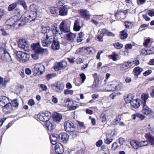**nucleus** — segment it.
I'll return each mask as SVG.
<instances>
[{
    "instance_id": "59",
    "label": "nucleus",
    "mask_w": 154,
    "mask_h": 154,
    "mask_svg": "<svg viewBox=\"0 0 154 154\" xmlns=\"http://www.w3.org/2000/svg\"><path fill=\"white\" fill-rule=\"evenodd\" d=\"M10 22L9 20H7L5 23V28L6 29H8L10 28Z\"/></svg>"
},
{
    "instance_id": "9",
    "label": "nucleus",
    "mask_w": 154,
    "mask_h": 154,
    "mask_svg": "<svg viewBox=\"0 0 154 154\" xmlns=\"http://www.w3.org/2000/svg\"><path fill=\"white\" fill-rule=\"evenodd\" d=\"M65 131L68 132H72L74 130L75 127L73 123L70 121L66 122L64 123Z\"/></svg>"
},
{
    "instance_id": "15",
    "label": "nucleus",
    "mask_w": 154,
    "mask_h": 154,
    "mask_svg": "<svg viewBox=\"0 0 154 154\" xmlns=\"http://www.w3.org/2000/svg\"><path fill=\"white\" fill-rule=\"evenodd\" d=\"M31 48L35 53L38 54H40L42 48L40 47L39 43H33L31 45Z\"/></svg>"
},
{
    "instance_id": "2",
    "label": "nucleus",
    "mask_w": 154,
    "mask_h": 154,
    "mask_svg": "<svg viewBox=\"0 0 154 154\" xmlns=\"http://www.w3.org/2000/svg\"><path fill=\"white\" fill-rule=\"evenodd\" d=\"M36 16V14L33 12H30L29 14H25L20 19L21 22L19 23V26H23L26 23L33 20Z\"/></svg>"
},
{
    "instance_id": "4",
    "label": "nucleus",
    "mask_w": 154,
    "mask_h": 154,
    "mask_svg": "<svg viewBox=\"0 0 154 154\" xmlns=\"http://www.w3.org/2000/svg\"><path fill=\"white\" fill-rule=\"evenodd\" d=\"M145 137L147 139L146 141L139 142V146L142 147L147 145L149 143L151 145L154 144V137L149 133L145 134Z\"/></svg>"
},
{
    "instance_id": "22",
    "label": "nucleus",
    "mask_w": 154,
    "mask_h": 154,
    "mask_svg": "<svg viewBox=\"0 0 154 154\" xmlns=\"http://www.w3.org/2000/svg\"><path fill=\"white\" fill-rule=\"evenodd\" d=\"M9 99L5 96H0V105L3 107L5 104H8Z\"/></svg>"
},
{
    "instance_id": "48",
    "label": "nucleus",
    "mask_w": 154,
    "mask_h": 154,
    "mask_svg": "<svg viewBox=\"0 0 154 154\" xmlns=\"http://www.w3.org/2000/svg\"><path fill=\"white\" fill-rule=\"evenodd\" d=\"M55 74H48L46 75V78L47 80H49L51 79H52L56 76Z\"/></svg>"
},
{
    "instance_id": "7",
    "label": "nucleus",
    "mask_w": 154,
    "mask_h": 154,
    "mask_svg": "<svg viewBox=\"0 0 154 154\" xmlns=\"http://www.w3.org/2000/svg\"><path fill=\"white\" fill-rule=\"evenodd\" d=\"M38 119L40 121L46 122L51 117V113L47 112L45 113L40 112L38 115Z\"/></svg>"
},
{
    "instance_id": "60",
    "label": "nucleus",
    "mask_w": 154,
    "mask_h": 154,
    "mask_svg": "<svg viewBox=\"0 0 154 154\" xmlns=\"http://www.w3.org/2000/svg\"><path fill=\"white\" fill-rule=\"evenodd\" d=\"M132 46L131 44H127L125 45V49L127 50H129L132 49Z\"/></svg>"
},
{
    "instance_id": "43",
    "label": "nucleus",
    "mask_w": 154,
    "mask_h": 154,
    "mask_svg": "<svg viewBox=\"0 0 154 154\" xmlns=\"http://www.w3.org/2000/svg\"><path fill=\"white\" fill-rule=\"evenodd\" d=\"M113 45L115 48L117 49H120L123 47V44L119 42L114 43Z\"/></svg>"
},
{
    "instance_id": "51",
    "label": "nucleus",
    "mask_w": 154,
    "mask_h": 154,
    "mask_svg": "<svg viewBox=\"0 0 154 154\" xmlns=\"http://www.w3.org/2000/svg\"><path fill=\"white\" fill-rule=\"evenodd\" d=\"M8 54V55H9V53L8 52H7L3 48L0 47V54Z\"/></svg>"
},
{
    "instance_id": "31",
    "label": "nucleus",
    "mask_w": 154,
    "mask_h": 154,
    "mask_svg": "<svg viewBox=\"0 0 154 154\" xmlns=\"http://www.w3.org/2000/svg\"><path fill=\"white\" fill-rule=\"evenodd\" d=\"M106 138L104 140V142L107 144H110L113 141V139L110 134L108 133L106 134Z\"/></svg>"
},
{
    "instance_id": "25",
    "label": "nucleus",
    "mask_w": 154,
    "mask_h": 154,
    "mask_svg": "<svg viewBox=\"0 0 154 154\" xmlns=\"http://www.w3.org/2000/svg\"><path fill=\"white\" fill-rule=\"evenodd\" d=\"M53 117L54 121L57 122H60V120L62 119L61 115L57 112L54 113Z\"/></svg>"
},
{
    "instance_id": "30",
    "label": "nucleus",
    "mask_w": 154,
    "mask_h": 154,
    "mask_svg": "<svg viewBox=\"0 0 154 154\" xmlns=\"http://www.w3.org/2000/svg\"><path fill=\"white\" fill-rule=\"evenodd\" d=\"M50 140L51 143L53 145H55L57 143V140H59L58 137H57L55 134H51L50 136Z\"/></svg>"
},
{
    "instance_id": "37",
    "label": "nucleus",
    "mask_w": 154,
    "mask_h": 154,
    "mask_svg": "<svg viewBox=\"0 0 154 154\" xmlns=\"http://www.w3.org/2000/svg\"><path fill=\"white\" fill-rule=\"evenodd\" d=\"M128 34L127 33V30L124 29L121 31V38L122 39H125L128 37Z\"/></svg>"
},
{
    "instance_id": "53",
    "label": "nucleus",
    "mask_w": 154,
    "mask_h": 154,
    "mask_svg": "<svg viewBox=\"0 0 154 154\" xmlns=\"http://www.w3.org/2000/svg\"><path fill=\"white\" fill-rule=\"evenodd\" d=\"M80 76L82 79V83H83L86 79V76L84 73H82L80 74Z\"/></svg>"
},
{
    "instance_id": "18",
    "label": "nucleus",
    "mask_w": 154,
    "mask_h": 154,
    "mask_svg": "<svg viewBox=\"0 0 154 154\" xmlns=\"http://www.w3.org/2000/svg\"><path fill=\"white\" fill-rule=\"evenodd\" d=\"M140 101L139 99H134L131 102V105L135 109L138 108L140 106Z\"/></svg>"
},
{
    "instance_id": "27",
    "label": "nucleus",
    "mask_w": 154,
    "mask_h": 154,
    "mask_svg": "<svg viewBox=\"0 0 154 154\" xmlns=\"http://www.w3.org/2000/svg\"><path fill=\"white\" fill-rule=\"evenodd\" d=\"M66 37L68 41L70 42H73L76 37V35L75 34L70 32L67 34Z\"/></svg>"
},
{
    "instance_id": "50",
    "label": "nucleus",
    "mask_w": 154,
    "mask_h": 154,
    "mask_svg": "<svg viewBox=\"0 0 154 154\" xmlns=\"http://www.w3.org/2000/svg\"><path fill=\"white\" fill-rule=\"evenodd\" d=\"M41 51L40 54H43L47 55L48 53V50L47 48L42 49L41 48Z\"/></svg>"
},
{
    "instance_id": "54",
    "label": "nucleus",
    "mask_w": 154,
    "mask_h": 154,
    "mask_svg": "<svg viewBox=\"0 0 154 154\" xmlns=\"http://www.w3.org/2000/svg\"><path fill=\"white\" fill-rule=\"evenodd\" d=\"M64 1L63 0L58 1L57 3V6L58 7L63 6L64 4Z\"/></svg>"
},
{
    "instance_id": "45",
    "label": "nucleus",
    "mask_w": 154,
    "mask_h": 154,
    "mask_svg": "<svg viewBox=\"0 0 154 154\" xmlns=\"http://www.w3.org/2000/svg\"><path fill=\"white\" fill-rule=\"evenodd\" d=\"M8 82V80L5 78L4 80L3 78L2 77H0V85L2 86H5Z\"/></svg>"
},
{
    "instance_id": "49",
    "label": "nucleus",
    "mask_w": 154,
    "mask_h": 154,
    "mask_svg": "<svg viewBox=\"0 0 154 154\" xmlns=\"http://www.w3.org/2000/svg\"><path fill=\"white\" fill-rule=\"evenodd\" d=\"M64 93L66 95L70 94H72L73 93V91L72 90L65 89L64 91Z\"/></svg>"
},
{
    "instance_id": "12",
    "label": "nucleus",
    "mask_w": 154,
    "mask_h": 154,
    "mask_svg": "<svg viewBox=\"0 0 154 154\" xmlns=\"http://www.w3.org/2000/svg\"><path fill=\"white\" fill-rule=\"evenodd\" d=\"M142 112L146 116H150L153 114V111L146 104L143 105Z\"/></svg>"
},
{
    "instance_id": "57",
    "label": "nucleus",
    "mask_w": 154,
    "mask_h": 154,
    "mask_svg": "<svg viewBox=\"0 0 154 154\" xmlns=\"http://www.w3.org/2000/svg\"><path fill=\"white\" fill-rule=\"evenodd\" d=\"M104 35H103V34L101 33L97 36V39L100 42H102L103 40V37Z\"/></svg>"
},
{
    "instance_id": "56",
    "label": "nucleus",
    "mask_w": 154,
    "mask_h": 154,
    "mask_svg": "<svg viewBox=\"0 0 154 154\" xmlns=\"http://www.w3.org/2000/svg\"><path fill=\"white\" fill-rule=\"evenodd\" d=\"M76 62L78 64H80L83 62V59L82 58L79 57L76 60Z\"/></svg>"
},
{
    "instance_id": "13",
    "label": "nucleus",
    "mask_w": 154,
    "mask_h": 154,
    "mask_svg": "<svg viewBox=\"0 0 154 154\" xmlns=\"http://www.w3.org/2000/svg\"><path fill=\"white\" fill-rule=\"evenodd\" d=\"M44 69L43 66L39 64H37L35 65L33 69V72L36 74H42V70Z\"/></svg>"
},
{
    "instance_id": "64",
    "label": "nucleus",
    "mask_w": 154,
    "mask_h": 154,
    "mask_svg": "<svg viewBox=\"0 0 154 154\" xmlns=\"http://www.w3.org/2000/svg\"><path fill=\"white\" fill-rule=\"evenodd\" d=\"M150 42V39H147L145 40V42L143 43V45L144 46H147L148 44Z\"/></svg>"
},
{
    "instance_id": "5",
    "label": "nucleus",
    "mask_w": 154,
    "mask_h": 154,
    "mask_svg": "<svg viewBox=\"0 0 154 154\" xmlns=\"http://www.w3.org/2000/svg\"><path fill=\"white\" fill-rule=\"evenodd\" d=\"M18 45L19 48L25 51H27L29 50V42L25 39H19Z\"/></svg>"
},
{
    "instance_id": "16",
    "label": "nucleus",
    "mask_w": 154,
    "mask_h": 154,
    "mask_svg": "<svg viewBox=\"0 0 154 154\" xmlns=\"http://www.w3.org/2000/svg\"><path fill=\"white\" fill-rule=\"evenodd\" d=\"M112 83H113L114 85H115V88H113L111 90H119L122 88V84L120 82L116 80H114L112 81Z\"/></svg>"
},
{
    "instance_id": "26",
    "label": "nucleus",
    "mask_w": 154,
    "mask_h": 154,
    "mask_svg": "<svg viewBox=\"0 0 154 154\" xmlns=\"http://www.w3.org/2000/svg\"><path fill=\"white\" fill-rule=\"evenodd\" d=\"M149 97V96L148 94H143L141 96L140 101L141 102L143 105H146V102Z\"/></svg>"
},
{
    "instance_id": "36",
    "label": "nucleus",
    "mask_w": 154,
    "mask_h": 154,
    "mask_svg": "<svg viewBox=\"0 0 154 154\" xmlns=\"http://www.w3.org/2000/svg\"><path fill=\"white\" fill-rule=\"evenodd\" d=\"M134 97V96L132 94H129L125 98V100L126 103H130L132 101Z\"/></svg>"
},
{
    "instance_id": "40",
    "label": "nucleus",
    "mask_w": 154,
    "mask_h": 154,
    "mask_svg": "<svg viewBox=\"0 0 154 154\" xmlns=\"http://www.w3.org/2000/svg\"><path fill=\"white\" fill-rule=\"evenodd\" d=\"M60 68L61 69H65L67 66V62L65 61H63L62 62L59 63Z\"/></svg>"
},
{
    "instance_id": "23",
    "label": "nucleus",
    "mask_w": 154,
    "mask_h": 154,
    "mask_svg": "<svg viewBox=\"0 0 154 154\" xmlns=\"http://www.w3.org/2000/svg\"><path fill=\"white\" fill-rule=\"evenodd\" d=\"M18 17L16 15L10 18V21L11 22V23H12V26L14 25H16L17 24L19 25V23L21 22V21L20 19L18 20ZM11 26V25L10 24V26Z\"/></svg>"
},
{
    "instance_id": "41",
    "label": "nucleus",
    "mask_w": 154,
    "mask_h": 154,
    "mask_svg": "<svg viewBox=\"0 0 154 154\" xmlns=\"http://www.w3.org/2000/svg\"><path fill=\"white\" fill-rule=\"evenodd\" d=\"M84 34L83 32H81L79 34V36L77 37V41L78 42H80L83 40V37Z\"/></svg>"
},
{
    "instance_id": "14",
    "label": "nucleus",
    "mask_w": 154,
    "mask_h": 154,
    "mask_svg": "<svg viewBox=\"0 0 154 154\" xmlns=\"http://www.w3.org/2000/svg\"><path fill=\"white\" fill-rule=\"evenodd\" d=\"M59 140L62 141L64 143H66L69 139V136L66 133H62L58 135Z\"/></svg>"
},
{
    "instance_id": "44",
    "label": "nucleus",
    "mask_w": 154,
    "mask_h": 154,
    "mask_svg": "<svg viewBox=\"0 0 154 154\" xmlns=\"http://www.w3.org/2000/svg\"><path fill=\"white\" fill-rule=\"evenodd\" d=\"M110 58H111L113 61H116L119 58V55L115 53L109 56Z\"/></svg>"
},
{
    "instance_id": "58",
    "label": "nucleus",
    "mask_w": 154,
    "mask_h": 154,
    "mask_svg": "<svg viewBox=\"0 0 154 154\" xmlns=\"http://www.w3.org/2000/svg\"><path fill=\"white\" fill-rule=\"evenodd\" d=\"M93 50V48L91 47L85 48L84 51H86L88 52V54L91 53Z\"/></svg>"
},
{
    "instance_id": "55",
    "label": "nucleus",
    "mask_w": 154,
    "mask_h": 154,
    "mask_svg": "<svg viewBox=\"0 0 154 154\" xmlns=\"http://www.w3.org/2000/svg\"><path fill=\"white\" fill-rule=\"evenodd\" d=\"M57 11V9L54 7H52L50 9V12L51 13L54 14L56 13Z\"/></svg>"
},
{
    "instance_id": "8",
    "label": "nucleus",
    "mask_w": 154,
    "mask_h": 154,
    "mask_svg": "<svg viewBox=\"0 0 154 154\" xmlns=\"http://www.w3.org/2000/svg\"><path fill=\"white\" fill-rule=\"evenodd\" d=\"M66 105L68 106V108L70 110H74L77 108V102L70 100L69 99L65 100H64Z\"/></svg>"
},
{
    "instance_id": "29",
    "label": "nucleus",
    "mask_w": 154,
    "mask_h": 154,
    "mask_svg": "<svg viewBox=\"0 0 154 154\" xmlns=\"http://www.w3.org/2000/svg\"><path fill=\"white\" fill-rule=\"evenodd\" d=\"M154 53V48H152L151 50L149 49L148 50L142 49L141 50V53L143 55L152 54Z\"/></svg>"
},
{
    "instance_id": "39",
    "label": "nucleus",
    "mask_w": 154,
    "mask_h": 154,
    "mask_svg": "<svg viewBox=\"0 0 154 154\" xmlns=\"http://www.w3.org/2000/svg\"><path fill=\"white\" fill-rule=\"evenodd\" d=\"M18 4L22 5L24 9L26 10L27 9V6L26 2L23 0H19L17 1Z\"/></svg>"
},
{
    "instance_id": "62",
    "label": "nucleus",
    "mask_w": 154,
    "mask_h": 154,
    "mask_svg": "<svg viewBox=\"0 0 154 154\" xmlns=\"http://www.w3.org/2000/svg\"><path fill=\"white\" fill-rule=\"evenodd\" d=\"M52 102L55 104L57 103L58 102V99L56 97H55L54 96H52Z\"/></svg>"
},
{
    "instance_id": "17",
    "label": "nucleus",
    "mask_w": 154,
    "mask_h": 154,
    "mask_svg": "<svg viewBox=\"0 0 154 154\" xmlns=\"http://www.w3.org/2000/svg\"><path fill=\"white\" fill-rule=\"evenodd\" d=\"M51 48L54 50H58L60 48V44L59 41L54 39L53 40Z\"/></svg>"
},
{
    "instance_id": "38",
    "label": "nucleus",
    "mask_w": 154,
    "mask_h": 154,
    "mask_svg": "<svg viewBox=\"0 0 154 154\" xmlns=\"http://www.w3.org/2000/svg\"><path fill=\"white\" fill-rule=\"evenodd\" d=\"M9 104V103H8V104H7L4 106H3V111L5 114H9V109L10 107Z\"/></svg>"
},
{
    "instance_id": "34",
    "label": "nucleus",
    "mask_w": 154,
    "mask_h": 154,
    "mask_svg": "<svg viewBox=\"0 0 154 154\" xmlns=\"http://www.w3.org/2000/svg\"><path fill=\"white\" fill-rule=\"evenodd\" d=\"M30 8L31 10L30 12H33V13H35L36 15L38 13V10L39 9V8L35 5L32 4L30 5Z\"/></svg>"
},
{
    "instance_id": "10",
    "label": "nucleus",
    "mask_w": 154,
    "mask_h": 154,
    "mask_svg": "<svg viewBox=\"0 0 154 154\" xmlns=\"http://www.w3.org/2000/svg\"><path fill=\"white\" fill-rule=\"evenodd\" d=\"M78 12L81 17L84 19L86 20L90 19L91 15L87 10L81 9L79 10Z\"/></svg>"
},
{
    "instance_id": "32",
    "label": "nucleus",
    "mask_w": 154,
    "mask_h": 154,
    "mask_svg": "<svg viewBox=\"0 0 154 154\" xmlns=\"http://www.w3.org/2000/svg\"><path fill=\"white\" fill-rule=\"evenodd\" d=\"M131 146L135 149H137L140 147L139 142L135 140H131L130 142Z\"/></svg>"
},
{
    "instance_id": "6",
    "label": "nucleus",
    "mask_w": 154,
    "mask_h": 154,
    "mask_svg": "<svg viewBox=\"0 0 154 154\" xmlns=\"http://www.w3.org/2000/svg\"><path fill=\"white\" fill-rule=\"evenodd\" d=\"M52 89L56 92L61 93L64 87V84L61 82H57L51 85Z\"/></svg>"
},
{
    "instance_id": "11",
    "label": "nucleus",
    "mask_w": 154,
    "mask_h": 154,
    "mask_svg": "<svg viewBox=\"0 0 154 154\" xmlns=\"http://www.w3.org/2000/svg\"><path fill=\"white\" fill-rule=\"evenodd\" d=\"M60 28L61 32L66 33L70 31V28L69 26H67L65 21H62L60 24Z\"/></svg>"
},
{
    "instance_id": "3",
    "label": "nucleus",
    "mask_w": 154,
    "mask_h": 154,
    "mask_svg": "<svg viewBox=\"0 0 154 154\" xmlns=\"http://www.w3.org/2000/svg\"><path fill=\"white\" fill-rule=\"evenodd\" d=\"M13 55L17 60L23 63L27 62L30 58L29 54L20 51H15Z\"/></svg>"
},
{
    "instance_id": "21",
    "label": "nucleus",
    "mask_w": 154,
    "mask_h": 154,
    "mask_svg": "<svg viewBox=\"0 0 154 154\" xmlns=\"http://www.w3.org/2000/svg\"><path fill=\"white\" fill-rule=\"evenodd\" d=\"M68 10L66 6H64L59 8V14L61 16H65L67 14Z\"/></svg>"
},
{
    "instance_id": "28",
    "label": "nucleus",
    "mask_w": 154,
    "mask_h": 154,
    "mask_svg": "<svg viewBox=\"0 0 154 154\" xmlns=\"http://www.w3.org/2000/svg\"><path fill=\"white\" fill-rule=\"evenodd\" d=\"M142 71V68L139 67H137L134 68L133 70V72L135 73V78H137L138 75L140 74Z\"/></svg>"
},
{
    "instance_id": "63",
    "label": "nucleus",
    "mask_w": 154,
    "mask_h": 154,
    "mask_svg": "<svg viewBox=\"0 0 154 154\" xmlns=\"http://www.w3.org/2000/svg\"><path fill=\"white\" fill-rule=\"evenodd\" d=\"M125 25L126 28H129L130 26L131 25V23L128 21H125Z\"/></svg>"
},
{
    "instance_id": "33",
    "label": "nucleus",
    "mask_w": 154,
    "mask_h": 154,
    "mask_svg": "<svg viewBox=\"0 0 154 154\" xmlns=\"http://www.w3.org/2000/svg\"><path fill=\"white\" fill-rule=\"evenodd\" d=\"M73 29L75 31H78L80 30L81 27L80 26V23L78 20L75 21Z\"/></svg>"
},
{
    "instance_id": "19",
    "label": "nucleus",
    "mask_w": 154,
    "mask_h": 154,
    "mask_svg": "<svg viewBox=\"0 0 154 154\" xmlns=\"http://www.w3.org/2000/svg\"><path fill=\"white\" fill-rule=\"evenodd\" d=\"M132 65V63L131 62H125L121 65L120 67V69L121 71H124L129 68Z\"/></svg>"
},
{
    "instance_id": "24",
    "label": "nucleus",
    "mask_w": 154,
    "mask_h": 154,
    "mask_svg": "<svg viewBox=\"0 0 154 154\" xmlns=\"http://www.w3.org/2000/svg\"><path fill=\"white\" fill-rule=\"evenodd\" d=\"M133 119L135 120L136 118H139L141 120H143L146 118V116L140 113H136L132 115Z\"/></svg>"
},
{
    "instance_id": "20",
    "label": "nucleus",
    "mask_w": 154,
    "mask_h": 154,
    "mask_svg": "<svg viewBox=\"0 0 154 154\" xmlns=\"http://www.w3.org/2000/svg\"><path fill=\"white\" fill-rule=\"evenodd\" d=\"M55 151L58 154H61L64 152V148L61 144L59 143L56 145Z\"/></svg>"
},
{
    "instance_id": "52",
    "label": "nucleus",
    "mask_w": 154,
    "mask_h": 154,
    "mask_svg": "<svg viewBox=\"0 0 154 154\" xmlns=\"http://www.w3.org/2000/svg\"><path fill=\"white\" fill-rule=\"evenodd\" d=\"M54 69L55 70L57 71L60 69H61L60 68V65L59 63H55L53 66Z\"/></svg>"
},
{
    "instance_id": "47",
    "label": "nucleus",
    "mask_w": 154,
    "mask_h": 154,
    "mask_svg": "<svg viewBox=\"0 0 154 154\" xmlns=\"http://www.w3.org/2000/svg\"><path fill=\"white\" fill-rule=\"evenodd\" d=\"M39 87H40L41 90L43 91H46L48 89L47 86L44 84H40L39 85Z\"/></svg>"
},
{
    "instance_id": "1",
    "label": "nucleus",
    "mask_w": 154,
    "mask_h": 154,
    "mask_svg": "<svg viewBox=\"0 0 154 154\" xmlns=\"http://www.w3.org/2000/svg\"><path fill=\"white\" fill-rule=\"evenodd\" d=\"M42 33L44 35L41 39L42 45L44 47L49 46L53 40L54 38V34L55 35H60L57 27L55 26H52L51 30L49 27H43L42 30Z\"/></svg>"
},
{
    "instance_id": "42",
    "label": "nucleus",
    "mask_w": 154,
    "mask_h": 154,
    "mask_svg": "<svg viewBox=\"0 0 154 154\" xmlns=\"http://www.w3.org/2000/svg\"><path fill=\"white\" fill-rule=\"evenodd\" d=\"M78 127L79 128L84 130H85V129L86 127L84 125V124L83 122L78 121Z\"/></svg>"
},
{
    "instance_id": "46",
    "label": "nucleus",
    "mask_w": 154,
    "mask_h": 154,
    "mask_svg": "<svg viewBox=\"0 0 154 154\" xmlns=\"http://www.w3.org/2000/svg\"><path fill=\"white\" fill-rule=\"evenodd\" d=\"M12 106H13L15 107H17L19 106V103H18L17 100V99H15L12 101L11 104Z\"/></svg>"
},
{
    "instance_id": "61",
    "label": "nucleus",
    "mask_w": 154,
    "mask_h": 154,
    "mask_svg": "<svg viewBox=\"0 0 154 154\" xmlns=\"http://www.w3.org/2000/svg\"><path fill=\"white\" fill-rule=\"evenodd\" d=\"M108 29H102L101 34H103V35L104 36V35H107V33L108 32Z\"/></svg>"
},
{
    "instance_id": "35",
    "label": "nucleus",
    "mask_w": 154,
    "mask_h": 154,
    "mask_svg": "<svg viewBox=\"0 0 154 154\" xmlns=\"http://www.w3.org/2000/svg\"><path fill=\"white\" fill-rule=\"evenodd\" d=\"M45 126L49 131L52 130L54 128V126L52 123L48 120L46 122Z\"/></svg>"
}]
</instances>
